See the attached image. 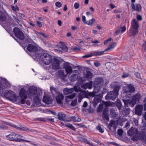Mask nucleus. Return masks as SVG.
<instances>
[{
	"label": "nucleus",
	"instance_id": "1",
	"mask_svg": "<svg viewBox=\"0 0 146 146\" xmlns=\"http://www.w3.org/2000/svg\"><path fill=\"white\" fill-rule=\"evenodd\" d=\"M139 27L137 21L135 19H133L131 21V26L129 30L127 32V35L130 37L135 36L138 33Z\"/></svg>",
	"mask_w": 146,
	"mask_h": 146
},
{
	"label": "nucleus",
	"instance_id": "2",
	"mask_svg": "<svg viewBox=\"0 0 146 146\" xmlns=\"http://www.w3.org/2000/svg\"><path fill=\"white\" fill-rule=\"evenodd\" d=\"M27 91L29 97L31 99L33 98L34 102L36 104L39 103L40 101L39 98L37 96V88L33 87L29 88Z\"/></svg>",
	"mask_w": 146,
	"mask_h": 146
},
{
	"label": "nucleus",
	"instance_id": "3",
	"mask_svg": "<svg viewBox=\"0 0 146 146\" xmlns=\"http://www.w3.org/2000/svg\"><path fill=\"white\" fill-rule=\"evenodd\" d=\"M127 133L129 136L132 137L131 139L133 141H137L141 135V134L139 132L138 130L133 127H131L127 131Z\"/></svg>",
	"mask_w": 146,
	"mask_h": 146
},
{
	"label": "nucleus",
	"instance_id": "4",
	"mask_svg": "<svg viewBox=\"0 0 146 146\" xmlns=\"http://www.w3.org/2000/svg\"><path fill=\"white\" fill-rule=\"evenodd\" d=\"M17 133L15 132H12L9 134L6 135V137L10 141L17 142H27L30 143V141L27 140L17 137Z\"/></svg>",
	"mask_w": 146,
	"mask_h": 146
},
{
	"label": "nucleus",
	"instance_id": "5",
	"mask_svg": "<svg viewBox=\"0 0 146 146\" xmlns=\"http://www.w3.org/2000/svg\"><path fill=\"white\" fill-rule=\"evenodd\" d=\"M40 58L41 60L46 65H49L52 61L51 55L46 52L42 53Z\"/></svg>",
	"mask_w": 146,
	"mask_h": 146
},
{
	"label": "nucleus",
	"instance_id": "6",
	"mask_svg": "<svg viewBox=\"0 0 146 146\" xmlns=\"http://www.w3.org/2000/svg\"><path fill=\"white\" fill-rule=\"evenodd\" d=\"M3 95L5 98L11 101H16L17 99L15 93L10 90H5L3 93Z\"/></svg>",
	"mask_w": 146,
	"mask_h": 146
},
{
	"label": "nucleus",
	"instance_id": "7",
	"mask_svg": "<svg viewBox=\"0 0 146 146\" xmlns=\"http://www.w3.org/2000/svg\"><path fill=\"white\" fill-rule=\"evenodd\" d=\"M19 96L21 98L19 100L20 102L22 104H24L25 100L27 98L26 90L24 88H21L19 92Z\"/></svg>",
	"mask_w": 146,
	"mask_h": 146
},
{
	"label": "nucleus",
	"instance_id": "8",
	"mask_svg": "<svg viewBox=\"0 0 146 146\" xmlns=\"http://www.w3.org/2000/svg\"><path fill=\"white\" fill-rule=\"evenodd\" d=\"M13 31L15 36L17 38L21 40H23L25 38L23 33L19 28L15 27Z\"/></svg>",
	"mask_w": 146,
	"mask_h": 146
},
{
	"label": "nucleus",
	"instance_id": "9",
	"mask_svg": "<svg viewBox=\"0 0 146 146\" xmlns=\"http://www.w3.org/2000/svg\"><path fill=\"white\" fill-rule=\"evenodd\" d=\"M117 96L113 92L110 91L108 92L107 95L105 96L106 100H107L114 101L115 100Z\"/></svg>",
	"mask_w": 146,
	"mask_h": 146
},
{
	"label": "nucleus",
	"instance_id": "10",
	"mask_svg": "<svg viewBox=\"0 0 146 146\" xmlns=\"http://www.w3.org/2000/svg\"><path fill=\"white\" fill-rule=\"evenodd\" d=\"M60 61L56 58L53 59V62L52 64V68L54 70L59 69L60 68Z\"/></svg>",
	"mask_w": 146,
	"mask_h": 146
},
{
	"label": "nucleus",
	"instance_id": "11",
	"mask_svg": "<svg viewBox=\"0 0 146 146\" xmlns=\"http://www.w3.org/2000/svg\"><path fill=\"white\" fill-rule=\"evenodd\" d=\"M117 125L115 121L111 120L108 125V128L110 131L113 132L116 130Z\"/></svg>",
	"mask_w": 146,
	"mask_h": 146
},
{
	"label": "nucleus",
	"instance_id": "12",
	"mask_svg": "<svg viewBox=\"0 0 146 146\" xmlns=\"http://www.w3.org/2000/svg\"><path fill=\"white\" fill-rule=\"evenodd\" d=\"M122 100L125 106L127 107L129 106L131 107H133L136 104L135 102L132 100V99L130 100L125 99H122Z\"/></svg>",
	"mask_w": 146,
	"mask_h": 146
},
{
	"label": "nucleus",
	"instance_id": "13",
	"mask_svg": "<svg viewBox=\"0 0 146 146\" xmlns=\"http://www.w3.org/2000/svg\"><path fill=\"white\" fill-rule=\"evenodd\" d=\"M27 51L30 52H35L38 50V49L36 46L31 44H29L27 46Z\"/></svg>",
	"mask_w": 146,
	"mask_h": 146
},
{
	"label": "nucleus",
	"instance_id": "14",
	"mask_svg": "<svg viewBox=\"0 0 146 146\" xmlns=\"http://www.w3.org/2000/svg\"><path fill=\"white\" fill-rule=\"evenodd\" d=\"M121 96L124 99H127L131 96V93L125 88L123 90V92L121 93Z\"/></svg>",
	"mask_w": 146,
	"mask_h": 146
},
{
	"label": "nucleus",
	"instance_id": "15",
	"mask_svg": "<svg viewBox=\"0 0 146 146\" xmlns=\"http://www.w3.org/2000/svg\"><path fill=\"white\" fill-rule=\"evenodd\" d=\"M142 105H137L135 107V113L138 115H140L142 113L143 110Z\"/></svg>",
	"mask_w": 146,
	"mask_h": 146
},
{
	"label": "nucleus",
	"instance_id": "16",
	"mask_svg": "<svg viewBox=\"0 0 146 146\" xmlns=\"http://www.w3.org/2000/svg\"><path fill=\"white\" fill-rule=\"evenodd\" d=\"M64 67L67 74L72 72V67L68 63L66 62L64 64Z\"/></svg>",
	"mask_w": 146,
	"mask_h": 146
},
{
	"label": "nucleus",
	"instance_id": "17",
	"mask_svg": "<svg viewBox=\"0 0 146 146\" xmlns=\"http://www.w3.org/2000/svg\"><path fill=\"white\" fill-rule=\"evenodd\" d=\"M141 98V96L140 94L139 93H138L133 95L131 99L132 100L135 102L136 103L137 102L138 103L139 102Z\"/></svg>",
	"mask_w": 146,
	"mask_h": 146
},
{
	"label": "nucleus",
	"instance_id": "18",
	"mask_svg": "<svg viewBox=\"0 0 146 146\" xmlns=\"http://www.w3.org/2000/svg\"><path fill=\"white\" fill-rule=\"evenodd\" d=\"M20 127L17 126L16 125L14 126V128L21 131H31V130L28 128L26 127H23L22 125H19Z\"/></svg>",
	"mask_w": 146,
	"mask_h": 146
},
{
	"label": "nucleus",
	"instance_id": "19",
	"mask_svg": "<svg viewBox=\"0 0 146 146\" xmlns=\"http://www.w3.org/2000/svg\"><path fill=\"white\" fill-rule=\"evenodd\" d=\"M108 110L107 109H105L104 110L103 113V117L104 119H105L107 121H109V117L108 115Z\"/></svg>",
	"mask_w": 146,
	"mask_h": 146
},
{
	"label": "nucleus",
	"instance_id": "20",
	"mask_svg": "<svg viewBox=\"0 0 146 146\" xmlns=\"http://www.w3.org/2000/svg\"><path fill=\"white\" fill-rule=\"evenodd\" d=\"M64 98L63 95L60 93H59L56 97V100L57 103L60 104L62 103V100Z\"/></svg>",
	"mask_w": 146,
	"mask_h": 146
},
{
	"label": "nucleus",
	"instance_id": "21",
	"mask_svg": "<svg viewBox=\"0 0 146 146\" xmlns=\"http://www.w3.org/2000/svg\"><path fill=\"white\" fill-rule=\"evenodd\" d=\"M58 119L61 121H66L64 119L66 117V115L62 112H59L57 115Z\"/></svg>",
	"mask_w": 146,
	"mask_h": 146
},
{
	"label": "nucleus",
	"instance_id": "22",
	"mask_svg": "<svg viewBox=\"0 0 146 146\" xmlns=\"http://www.w3.org/2000/svg\"><path fill=\"white\" fill-rule=\"evenodd\" d=\"M126 88L131 93L134 92L135 91L134 87L133 85L131 84H128Z\"/></svg>",
	"mask_w": 146,
	"mask_h": 146
},
{
	"label": "nucleus",
	"instance_id": "23",
	"mask_svg": "<svg viewBox=\"0 0 146 146\" xmlns=\"http://www.w3.org/2000/svg\"><path fill=\"white\" fill-rule=\"evenodd\" d=\"M115 104L119 110L120 111L122 107V104L120 100L117 99L115 102Z\"/></svg>",
	"mask_w": 146,
	"mask_h": 146
},
{
	"label": "nucleus",
	"instance_id": "24",
	"mask_svg": "<svg viewBox=\"0 0 146 146\" xmlns=\"http://www.w3.org/2000/svg\"><path fill=\"white\" fill-rule=\"evenodd\" d=\"M74 91V89L73 88H66L64 90L63 92L65 95H68L72 93Z\"/></svg>",
	"mask_w": 146,
	"mask_h": 146
},
{
	"label": "nucleus",
	"instance_id": "25",
	"mask_svg": "<svg viewBox=\"0 0 146 146\" xmlns=\"http://www.w3.org/2000/svg\"><path fill=\"white\" fill-rule=\"evenodd\" d=\"M60 42L61 44V46L60 47L65 51L67 52L68 51V48L67 46L63 42Z\"/></svg>",
	"mask_w": 146,
	"mask_h": 146
},
{
	"label": "nucleus",
	"instance_id": "26",
	"mask_svg": "<svg viewBox=\"0 0 146 146\" xmlns=\"http://www.w3.org/2000/svg\"><path fill=\"white\" fill-rule=\"evenodd\" d=\"M78 77V74H73L70 77L71 81L72 82H74L77 79Z\"/></svg>",
	"mask_w": 146,
	"mask_h": 146
},
{
	"label": "nucleus",
	"instance_id": "27",
	"mask_svg": "<svg viewBox=\"0 0 146 146\" xmlns=\"http://www.w3.org/2000/svg\"><path fill=\"white\" fill-rule=\"evenodd\" d=\"M120 88H121L120 86H116L114 87L113 90L112 91V92H113L114 94L118 96L119 91Z\"/></svg>",
	"mask_w": 146,
	"mask_h": 146
},
{
	"label": "nucleus",
	"instance_id": "28",
	"mask_svg": "<svg viewBox=\"0 0 146 146\" xmlns=\"http://www.w3.org/2000/svg\"><path fill=\"white\" fill-rule=\"evenodd\" d=\"M93 74L90 70L87 71L86 77L88 80L92 78L93 77Z\"/></svg>",
	"mask_w": 146,
	"mask_h": 146
},
{
	"label": "nucleus",
	"instance_id": "29",
	"mask_svg": "<svg viewBox=\"0 0 146 146\" xmlns=\"http://www.w3.org/2000/svg\"><path fill=\"white\" fill-rule=\"evenodd\" d=\"M71 120L74 122H80L81 120V118L77 115H75L71 117Z\"/></svg>",
	"mask_w": 146,
	"mask_h": 146
},
{
	"label": "nucleus",
	"instance_id": "30",
	"mask_svg": "<svg viewBox=\"0 0 146 146\" xmlns=\"http://www.w3.org/2000/svg\"><path fill=\"white\" fill-rule=\"evenodd\" d=\"M43 101L47 104H49L51 102L49 97L46 96H44Z\"/></svg>",
	"mask_w": 146,
	"mask_h": 146
},
{
	"label": "nucleus",
	"instance_id": "31",
	"mask_svg": "<svg viewBox=\"0 0 146 146\" xmlns=\"http://www.w3.org/2000/svg\"><path fill=\"white\" fill-rule=\"evenodd\" d=\"M116 44L113 42L109 45L108 47L106 48L104 51H106L108 50H111V49H113L116 46Z\"/></svg>",
	"mask_w": 146,
	"mask_h": 146
},
{
	"label": "nucleus",
	"instance_id": "32",
	"mask_svg": "<svg viewBox=\"0 0 146 146\" xmlns=\"http://www.w3.org/2000/svg\"><path fill=\"white\" fill-rule=\"evenodd\" d=\"M105 51H97L92 53V55L94 56H100L103 54Z\"/></svg>",
	"mask_w": 146,
	"mask_h": 146
},
{
	"label": "nucleus",
	"instance_id": "33",
	"mask_svg": "<svg viewBox=\"0 0 146 146\" xmlns=\"http://www.w3.org/2000/svg\"><path fill=\"white\" fill-rule=\"evenodd\" d=\"M122 114L125 116H127L130 112V110L129 108H126L123 110Z\"/></svg>",
	"mask_w": 146,
	"mask_h": 146
},
{
	"label": "nucleus",
	"instance_id": "34",
	"mask_svg": "<svg viewBox=\"0 0 146 146\" xmlns=\"http://www.w3.org/2000/svg\"><path fill=\"white\" fill-rule=\"evenodd\" d=\"M100 101V99L99 98L96 97H95L92 101L94 106H95L97 105Z\"/></svg>",
	"mask_w": 146,
	"mask_h": 146
},
{
	"label": "nucleus",
	"instance_id": "35",
	"mask_svg": "<svg viewBox=\"0 0 146 146\" xmlns=\"http://www.w3.org/2000/svg\"><path fill=\"white\" fill-rule=\"evenodd\" d=\"M66 126L69 128L74 131L76 130V128L75 127L72 125L70 123H68L65 124Z\"/></svg>",
	"mask_w": 146,
	"mask_h": 146
},
{
	"label": "nucleus",
	"instance_id": "36",
	"mask_svg": "<svg viewBox=\"0 0 146 146\" xmlns=\"http://www.w3.org/2000/svg\"><path fill=\"white\" fill-rule=\"evenodd\" d=\"M103 80L102 78L99 77L97 78L96 80V83L98 84L101 85L103 83Z\"/></svg>",
	"mask_w": 146,
	"mask_h": 146
},
{
	"label": "nucleus",
	"instance_id": "37",
	"mask_svg": "<svg viewBox=\"0 0 146 146\" xmlns=\"http://www.w3.org/2000/svg\"><path fill=\"white\" fill-rule=\"evenodd\" d=\"M96 129L98 130L100 132L103 133L104 131V129H102L101 126L100 124H98L96 127Z\"/></svg>",
	"mask_w": 146,
	"mask_h": 146
},
{
	"label": "nucleus",
	"instance_id": "38",
	"mask_svg": "<svg viewBox=\"0 0 146 146\" xmlns=\"http://www.w3.org/2000/svg\"><path fill=\"white\" fill-rule=\"evenodd\" d=\"M88 88L90 89L92 88V81H90L89 82L86 83Z\"/></svg>",
	"mask_w": 146,
	"mask_h": 146
},
{
	"label": "nucleus",
	"instance_id": "39",
	"mask_svg": "<svg viewBox=\"0 0 146 146\" xmlns=\"http://www.w3.org/2000/svg\"><path fill=\"white\" fill-rule=\"evenodd\" d=\"M82 140L85 143L88 144L91 146H93V144L89 141L87 139L83 138L82 139Z\"/></svg>",
	"mask_w": 146,
	"mask_h": 146
},
{
	"label": "nucleus",
	"instance_id": "40",
	"mask_svg": "<svg viewBox=\"0 0 146 146\" xmlns=\"http://www.w3.org/2000/svg\"><path fill=\"white\" fill-rule=\"evenodd\" d=\"M95 19H92L89 21H87L86 23L88 25H90L92 24L93 23H95Z\"/></svg>",
	"mask_w": 146,
	"mask_h": 146
},
{
	"label": "nucleus",
	"instance_id": "41",
	"mask_svg": "<svg viewBox=\"0 0 146 146\" xmlns=\"http://www.w3.org/2000/svg\"><path fill=\"white\" fill-rule=\"evenodd\" d=\"M94 96V94L92 93H86L85 94V97L87 98Z\"/></svg>",
	"mask_w": 146,
	"mask_h": 146
},
{
	"label": "nucleus",
	"instance_id": "42",
	"mask_svg": "<svg viewBox=\"0 0 146 146\" xmlns=\"http://www.w3.org/2000/svg\"><path fill=\"white\" fill-rule=\"evenodd\" d=\"M136 10L135 11H140L141 10V7L139 4H138L136 5Z\"/></svg>",
	"mask_w": 146,
	"mask_h": 146
},
{
	"label": "nucleus",
	"instance_id": "43",
	"mask_svg": "<svg viewBox=\"0 0 146 146\" xmlns=\"http://www.w3.org/2000/svg\"><path fill=\"white\" fill-rule=\"evenodd\" d=\"M2 123L3 124H4L5 125H9L11 126L12 127H14V126H15V125H13V124H12L11 123H9V122H6V121H3Z\"/></svg>",
	"mask_w": 146,
	"mask_h": 146
},
{
	"label": "nucleus",
	"instance_id": "44",
	"mask_svg": "<svg viewBox=\"0 0 146 146\" xmlns=\"http://www.w3.org/2000/svg\"><path fill=\"white\" fill-rule=\"evenodd\" d=\"M123 133V130L121 129H119L117 130V134L119 136H121Z\"/></svg>",
	"mask_w": 146,
	"mask_h": 146
},
{
	"label": "nucleus",
	"instance_id": "45",
	"mask_svg": "<svg viewBox=\"0 0 146 146\" xmlns=\"http://www.w3.org/2000/svg\"><path fill=\"white\" fill-rule=\"evenodd\" d=\"M132 2L131 3V7L133 11H134L136 10V7L134 3L135 2V1H131Z\"/></svg>",
	"mask_w": 146,
	"mask_h": 146
},
{
	"label": "nucleus",
	"instance_id": "46",
	"mask_svg": "<svg viewBox=\"0 0 146 146\" xmlns=\"http://www.w3.org/2000/svg\"><path fill=\"white\" fill-rule=\"evenodd\" d=\"M120 29L121 32L122 33L125 31L126 30V27L125 25L119 28Z\"/></svg>",
	"mask_w": 146,
	"mask_h": 146
},
{
	"label": "nucleus",
	"instance_id": "47",
	"mask_svg": "<svg viewBox=\"0 0 146 146\" xmlns=\"http://www.w3.org/2000/svg\"><path fill=\"white\" fill-rule=\"evenodd\" d=\"M55 5L58 8H60L62 6V3L59 1H58L56 2Z\"/></svg>",
	"mask_w": 146,
	"mask_h": 146
},
{
	"label": "nucleus",
	"instance_id": "48",
	"mask_svg": "<svg viewBox=\"0 0 146 146\" xmlns=\"http://www.w3.org/2000/svg\"><path fill=\"white\" fill-rule=\"evenodd\" d=\"M72 50L74 51H79L80 50V48H78L76 46H74L72 48Z\"/></svg>",
	"mask_w": 146,
	"mask_h": 146
},
{
	"label": "nucleus",
	"instance_id": "49",
	"mask_svg": "<svg viewBox=\"0 0 146 146\" xmlns=\"http://www.w3.org/2000/svg\"><path fill=\"white\" fill-rule=\"evenodd\" d=\"M38 33L39 34L41 35L43 37L45 38H47L48 37V36L47 35H46L45 33L40 32H38Z\"/></svg>",
	"mask_w": 146,
	"mask_h": 146
},
{
	"label": "nucleus",
	"instance_id": "50",
	"mask_svg": "<svg viewBox=\"0 0 146 146\" xmlns=\"http://www.w3.org/2000/svg\"><path fill=\"white\" fill-rule=\"evenodd\" d=\"M94 65L96 67H98L101 65V63L98 61H96L94 62Z\"/></svg>",
	"mask_w": 146,
	"mask_h": 146
},
{
	"label": "nucleus",
	"instance_id": "51",
	"mask_svg": "<svg viewBox=\"0 0 146 146\" xmlns=\"http://www.w3.org/2000/svg\"><path fill=\"white\" fill-rule=\"evenodd\" d=\"M74 7L76 9H78L79 7V4L77 2L75 3L74 6Z\"/></svg>",
	"mask_w": 146,
	"mask_h": 146
},
{
	"label": "nucleus",
	"instance_id": "52",
	"mask_svg": "<svg viewBox=\"0 0 146 146\" xmlns=\"http://www.w3.org/2000/svg\"><path fill=\"white\" fill-rule=\"evenodd\" d=\"M129 75L128 73H123V75L122 76V78H124L128 77V76H129Z\"/></svg>",
	"mask_w": 146,
	"mask_h": 146
},
{
	"label": "nucleus",
	"instance_id": "53",
	"mask_svg": "<svg viewBox=\"0 0 146 146\" xmlns=\"http://www.w3.org/2000/svg\"><path fill=\"white\" fill-rule=\"evenodd\" d=\"M139 139L141 140H144L145 143H146V136L144 137V136H140Z\"/></svg>",
	"mask_w": 146,
	"mask_h": 146
},
{
	"label": "nucleus",
	"instance_id": "54",
	"mask_svg": "<svg viewBox=\"0 0 146 146\" xmlns=\"http://www.w3.org/2000/svg\"><path fill=\"white\" fill-rule=\"evenodd\" d=\"M86 78L85 76L81 77L80 78V80L82 82H84L86 80Z\"/></svg>",
	"mask_w": 146,
	"mask_h": 146
},
{
	"label": "nucleus",
	"instance_id": "55",
	"mask_svg": "<svg viewBox=\"0 0 146 146\" xmlns=\"http://www.w3.org/2000/svg\"><path fill=\"white\" fill-rule=\"evenodd\" d=\"M46 119L48 120V121H49L50 122H54V118H52L50 117H48L46 118Z\"/></svg>",
	"mask_w": 146,
	"mask_h": 146
},
{
	"label": "nucleus",
	"instance_id": "56",
	"mask_svg": "<svg viewBox=\"0 0 146 146\" xmlns=\"http://www.w3.org/2000/svg\"><path fill=\"white\" fill-rule=\"evenodd\" d=\"M92 56V53H91L90 54H86L83 56V58H89L90 57H91Z\"/></svg>",
	"mask_w": 146,
	"mask_h": 146
},
{
	"label": "nucleus",
	"instance_id": "57",
	"mask_svg": "<svg viewBox=\"0 0 146 146\" xmlns=\"http://www.w3.org/2000/svg\"><path fill=\"white\" fill-rule=\"evenodd\" d=\"M38 54H35V55H33L32 56V57L34 60H36L37 57L38 56Z\"/></svg>",
	"mask_w": 146,
	"mask_h": 146
},
{
	"label": "nucleus",
	"instance_id": "58",
	"mask_svg": "<svg viewBox=\"0 0 146 146\" xmlns=\"http://www.w3.org/2000/svg\"><path fill=\"white\" fill-rule=\"evenodd\" d=\"M8 127L2 124H0V128L1 129H7Z\"/></svg>",
	"mask_w": 146,
	"mask_h": 146
},
{
	"label": "nucleus",
	"instance_id": "59",
	"mask_svg": "<svg viewBox=\"0 0 146 146\" xmlns=\"http://www.w3.org/2000/svg\"><path fill=\"white\" fill-rule=\"evenodd\" d=\"M81 87L83 88L86 89L88 88L86 83L84 84L81 86Z\"/></svg>",
	"mask_w": 146,
	"mask_h": 146
},
{
	"label": "nucleus",
	"instance_id": "60",
	"mask_svg": "<svg viewBox=\"0 0 146 146\" xmlns=\"http://www.w3.org/2000/svg\"><path fill=\"white\" fill-rule=\"evenodd\" d=\"M135 74L137 78L139 79L140 78L141 76L139 73L138 72H136Z\"/></svg>",
	"mask_w": 146,
	"mask_h": 146
},
{
	"label": "nucleus",
	"instance_id": "61",
	"mask_svg": "<svg viewBox=\"0 0 146 146\" xmlns=\"http://www.w3.org/2000/svg\"><path fill=\"white\" fill-rule=\"evenodd\" d=\"M110 114L114 115L115 113V110L113 109H111L110 110Z\"/></svg>",
	"mask_w": 146,
	"mask_h": 146
},
{
	"label": "nucleus",
	"instance_id": "62",
	"mask_svg": "<svg viewBox=\"0 0 146 146\" xmlns=\"http://www.w3.org/2000/svg\"><path fill=\"white\" fill-rule=\"evenodd\" d=\"M36 24H37L38 26L39 27H42V24L40 22L38 21H36Z\"/></svg>",
	"mask_w": 146,
	"mask_h": 146
},
{
	"label": "nucleus",
	"instance_id": "63",
	"mask_svg": "<svg viewBox=\"0 0 146 146\" xmlns=\"http://www.w3.org/2000/svg\"><path fill=\"white\" fill-rule=\"evenodd\" d=\"M137 20L139 21H141L142 19V18L141 15H138L137 16Z\"/></svg>",
	"mask_w": 146,
	"mask_h": 146
},
{
	"label": "nucleus",
	"instance_id": "64",
	"mask_svg": "<svg viewBox=\"0 0 146 146\" xmlns=\"http://www.w3.org/2000/svg\"><path fill=\"white\" fill-rule=\"evenodd\" d=\"M142 47L144 50H146V41L143 44Z\"/></svg>",
	"mask_w": 146,
	"mask_h": 146
}]
</instances>
